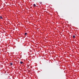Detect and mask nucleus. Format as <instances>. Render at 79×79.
I'll list each match as a JSON object with an SVG mask.
<instances>
[{"label": "nucleus", "instance_id": "1", "mask_svg": "<svg viewBox=\"0 0 79 79\" xmlns=\"http://www.w3.org/2000/svg\"><path fill=\"white\" fill-rule=\"evenodd\" d=\"M20 64H23V62L22 61H20Z\"/></svg>", "mask_w": 79, "mask_h": 79}, {"label": "nucleus", "instance_id": "2", "mask_svg": "<svg viewBox=\"0 0 79 79\" xmlns=\"http://www.w3.org/2000/svg\"><path fill=\"white\" fill-rule=\"evenodd\" d=\"M0 19H2L3 18L2 16L0 17Z\"/></svg>", "mask_w": 79, "mask_h": 79}, {"label": "nucleus", "instance_id": "3", "mask_svg": "<svg viewBox=\"0 0 79 79\" xmlns=\"http://www.w3.org/2000/svg\"><path fill=\"white\" fill-rule=\"evenodd\" d=\"M75 35H73V38H75Z\"/></svg>", "mask_w": 79, "mask_h": 79}, {"label": "nucleus", "instance_id": "4", "mask_svg": "<svg viewBox=\"0 0 79 79\" xmlns=\"http://www.w3.org/2000/svg\"><path fill=\"white\" fill-rule=\"evenodd\" d=\"M34 6H35H35H36V5H35V4H34Z\"/></svg>", "mask_w": 79, "mask_h": 79}, {"label": "nucleus", "instance_id": "5", "mask_svg": "<svg viewBox=\"0 0 79 79\" xmlns=\"http://www.w3.org/2000/svg\"><path fill=\"white\" fill-rule=\"evenodd\" d=\"M10 65H13V64L12 63H10Z\"/></svg>", "mask_w": 79, "mask_h": 79}, {"label": "nucleus", "instance_id": "6", "mask_svg": "<svg viewBox=\"0 0 79 79\" xmlns=\"http://www.w3.org/2000/svg\"><path fill=\"white\" fill-rule=\"evenodd\" d=\"M25 35H27V33H25Z\"/></svg>", "mask_w": 79, "mask_h": 79}, {"label": "nucleus", "instance_id": "7", "mask_svg": "<svg viewBox=\"0 0 79 79\" xmlns=\"http://www.w3.org/2000/svg\"><path fill=\"white\" fill-rule=\"evenodd\" d=\"M40 4H42V2H40Z\"/></svg>", "mask_w": 79, "mask_h": 79}]
</instances>
